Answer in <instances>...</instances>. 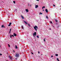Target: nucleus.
I'll return each mask as SVG.
<instances>
[{
	"label": "nucleus",
	"instance_id": "f257e3e1",
	"mask_svg": "<svg viewBox=\"0 0 61 61\" xmlns=\"http://www.w3.org/2000/svg\"><path fill=\"white\" fill-rule=\"evenodd\" d=\"M15 56L16 57L18 58L19 57V54L17 52H16L15 54Z\"/></svg>",
	"mask_w": 61,
	"mask_h": 61
},
{
	"label": "nucleus",
	"instance_id": "f03ea898",
	"mask_svg": "<svg viewBox=\"0 0 61 61\" xmlns=\"http://www.w3.org/2000/svg\"><path fill=\"white\" fill-rule=\"evenodd\" d=\"M34 28L35 29V30H36V31H37V29H38V27L37 26L35 25V26H34Z\"/></svg>",
	"mask_w": 61,
	"mask_h": 61
},
{
	"label": "nucleus",
	"instance_id": "7ed1b4c3",
	"mask_svg": "<svg viewBox=\"0 0 61 61\" xmlns=\"http://www.w3.org/2000/svg\"><path fill=\"white\" fill-rule=\"evenodd\" d=\"M36 32H35L33 34V35L34 36H36Z\"/></svg>",
	"mask_w": 61,
	"mask_h": 61
},
{
	"label": "nucleus",
	"instance_id": "20e7f679",
	"mask_svg": "<svg viewBox=\"0 0 61 61\" xmlns=\"http://www.w3.org/2000/svg\"><path fill=\"white\" fill-rule=\"evenodd\" d=\"M9 57L10 58V59L11 60V59H12V57L11 56H9Z\"/></svg>",
	"mask_w": 61,
	"mask_h": 61
},
{
	"label": "nucleus",
	"instance_id": "39448f33",
	"mask_svg": "<svg viewBox=\"0 0 61 61\" xmlns=\"http://www.w3.org/2000/svg\"><path fill=\"white\" fill-rule=\"evenodd\" d=\"M28 6H30L31 7L32 5H31V4H28Z\"/></svg>",
	"mask_w": 61,
	"mask_h": 61
},
{
	"label": "nucleus",
	"instance_id": "423d86ee",
	"mask_svg": "<svg viewBox=\"0 0 61 61\" xmlns=\"http://www.w3.org/2000/svg\"><path fill=\"white\" fill-rule=\"evenodd\" d=\"M38 7V5H35V8H37V7Z\"/></svg>",
	"mask_w": 61,
	"mask_h": 61
},
{
	"label": "nucleus",
	"instance_id": "0eeeda50",
	"mask_svg": "<svg viewBox=\"0 0 61 61\" xmlns=\"http://www.w3.org/2000/svg\"><path fill=\"white\" fill-rule=\"evenodd\" d=\"M11 24H12V23H10H10L9 25H8V26H10Z\"/></svg>",
	"mask_w": 61,
	"mask_h": 61
},
{
	"label": "nucleus",
	"instance_id": "6e6552de",
	"mask_svg": "<svg viewBox=\"0 0 61 61\" xmlns=\"http://www.w3.org/2000/svg\"><path fill=\"white\" fill-rule=\"evenodd\" d=\"M25 10L26 12H28V9H25Z\"/></svg>",
	"mask_w": 61,
	"mask_h": 61
},
{
	"label": "nucleus",
	"instance_id": "1a4fd4ad",
	"mask_svg": "<svg viewBox=\"0 0 61 61\" xmlns=\"http://www.w3.org/2000/svg\"><path fill=\"white\" fill-rule=\"evenodd\" d=\"M24 22L25 23V24L26 25H27V22L25 21H24Z\"/></svg>",
	"mask_w": 61,
	"mask_h": 61
},
{
	"label": "nucleus",
	"instance_id": "9d476101",
	"mask_svg": "<svg viewBox=\"0 0 61 61\" xmlns=\"http://www.w3.org/2000/svg\"><path fill=\"white\" fill-rule=\"evenodd\" d=\"M45 11L46 12V13H48V10L47 9H46L45 10Z\"/></svg>",
	"mask_w": 61,
	"mask_h": 61
},
{
	"label": "nucleus",
	"instance_id": "9b49d317",
	"mask_svg": "<svg viewBox=\"0 0 61 61\" xmlns=\"http://www.w3.org/2000/svg\"><path fill=\"white\" fill-rule=\"evenodd\" d=\"M21 17L22 18V19H24L25 18H24V17H23V16L22 15H21Z\"/></svg>",
	"mask_w": 61,
	"mask_h": 61
},
{
	"label": "nucleus",
	"instance_id": "f8f14e48",
	"mask_svg": "<svg viewBox=\"0 0 61 61\" xmlns=\"http://www.w3.org/2000/svg\"><path fill=\"white\" fill-rule=\"evenodd\" d=\"M14 35L15 36H16V34L15 33H14Z\"/></svg>",
	"mask_w": 61,
	"mask_h": 61
},
{
	"label": "nucleus",
	"instance_id": "ddd939ff",
	"mask_svg": "<svg viewBox=\"0 0 61 61\" xmlns=\"http://www.w3.org/2000/svg\"><path fill=\"white\" fill-rule=\"evenodd\" d=\"M1 27L5 28V27L4 26V25H2Z\"/></svg>",
	"mask_w": 61,
	"mask_h": 61
},
{
	"label": "nucleus",
	"instance_id": "4468645a",
	"mask_svg": "<svg viewBox=\"0 0 61 61\" xmlns=\"http://www.w3.org/2000/svg\"><path fill=\"white\" fill-rule=\"evenodd\" d=\"M15 49H17L18 48L17 47V46H16V45H15Z\"/></svg>",
	"mask_w": 61,
	"mask_h": 61
},
{
	"label": "nucleus",
	"instance_id": "2eb2a0df",
	"mask_svg": "<svg viewBox=\"0 0 61 61\" xmlns=\"http://www.w3.org/2000/svg\"><path fill=\"white\" fill-rule=\"evenodd\" d=\"M10 31L9 32V33L10 34V32H11V28L10 29Z\"/></svg>",
	"mask_w": 61,
	"mask_h": 61
},
{
	"label": "nucleus",
	"instance_id": "dca6fc26",
	"mask_svg": "<svg viewBox=\"0 0 61 61\" xmlns=\"http://www.w3.org/2000/svg\"><path fill=\"white\" fill-rule=\"evenodd\" d=\"M44 8H45V6H43V7H42V9H44Z\"/></svg>",
	"mask_w": 61,
	"mask_h": 61
},
{
	"label": "nucleus",
	"instance_id": "f3484780",
	"mask_svg": "<svg viewBox=\"0 0 61 61\" xmlns=\"http://www.w3.org/2000/svg\"><path fill=\"white\" fill-rule=\"evenodd\" d=\"M45 40H46V38H44V39L43 40L44 42H45V41H46Z\"/></svg>",
	"mask_w": 61,
	"mask_h": 61
},
{
	"label": "nucleus",
	"instance_id": "a211bd4d",
	"mask_svg": "<svg viewBox=\"0 0 61 61\" xmlns=\"http://www.w3.org/2000/svg\"><path fill=\"white\" fill-rule=\"evenodd\" d=\"M39 14L40 15H42V13H41V12H40L39 13Z\"/></svg>",
	"mask_w": 61,
	"mask_h": 61
},
{
	"label": "nucleus",
	"instance_id": "6ab92c4d",
	"mask_svg": "<svg viewBox=\"0 0 61 61\" xmlns=\"http://www.w3.org/2000/svg\"><path fill=\"white\" fill-rule=\"evenodd\" d=\"M10 38H12V35L11 34L10 35Z\"/></svg>",
	"mask_w": 61,
	"mask_h": 61
},
{
	"label": "nucleus",
	"instance_id": "aec40b11",
	"mask_svg": "<svg viewBox=\"0 0 61 61\" xmlns=\"http://www.w3.org/2000/svg\"><path fill=\"white\" fill-rule=\"evenodd\" d=\"M55 21H56V22H57L58 21L56 19H55Z\"/></svg>",
	"mask_w": 61,
	"mask_h": 61
},
{
	"label": "nucleus",
	"instance_id": "412c9836",
	"mask_svg": "<svg viewBox=\"0 0 61 61\" xmlns=\"http://www.w3.org/2000/svg\"><path fill=\"white\" fill-rule=\"evenodd\" d=\"M22 29H24V27H23V26L22 25Z\"/></svg>",
	"mask_w": 61,
	"mask_h": 61
},
{
	"label": "nucleus",
	"instance_id": "4be33fe9",
	"mask_svg": "<svg viewBox=\"0 0 61 61\" xmlns=\"http://www.w3.org/2000/svg\"><path fill=\"white\" fill-rule=\"evenodd\" d=\"M46 17L47 19H48V17H47V16H46Z\"/></svg>",
	"mask_w": 61,
	"mask_h": 61
},
{
	"label": "nucleus",
	"instance_id": "5701e85b",
	"mask_svg": "<svg viewBox=\"0 0 61 61\" xmlns=\"http://www.w3.org/2000/svg\"><path fill=\"white\" fill-rule=\"evenodd\" d=\"M8 45L9 47H10V45H9V44H8Z\"/></svg>",
	"mask_w": 61,
	"mask_h": 61
},
{
	"label": "nucleus",
	"instance_id": "b1692460",
	"mask_svg": "<svg viewBox=\"0 0 61 61\" xmlns=\"http://www.w3.org/2000/svg\"><path fill=\"white\" fill-rule=\"evenodd\" d=\"M13 2L14 4H15V1H13Z\"/></svg>",
	"mask_w": 61,
	"mask_h": 61
},
{
	"label": "nucleus",
	"instance_id": "393cba45",
	"mask_svg": "<svg viewBox=\"0 0 61 61\" xmlns=\"http://www.w3.org/2000/svg\"><path fill=\"white\" fill-rule=\"evenodd\" d=\"M28 25L29 26H30V24H28Z\"/></svg>",
	"mask_w": 61,
	"mask_h": 61
},
{
	"label": "nucleus",
	"instance_id": "a878e982",
	"mask_svg": "<svg viewBox=\"0 0 61 61\" xmlns=\"http://www.w3.org/2000/svg\"><path fill=\"white\" fill-rule=\"evenodd\" d=\"M58 54H56L55 55L56 56H58Z\"/></svg>",
	"mask_w": 61,
	"mask_h": 61
},
{
	"label": "nucleus",
	"instance_id": "bb28decb",
	"mask_svg": "<svg viewBox=\"0 0 61 61\" xmlns=\"http://www.w3.org/2000/svg\"><path fill=\"white\" fill-rule=\"evenodd\" d=\"M37 38H39V36H37Z\"/></svg>",
	"mask_w": 61,
	"mask_h": 61
},
{
	"label": "nucleus",
	"instance_id": "cd10ccee",
	"mask_svg": "<svg viewBox=\"0 0 61 61\" xmlns=\"http://www.w3.org/2000/svg\"><path fill=\"white\" fill-rule=\"evenodd\" d=\"M57 60L58 61L59 60V59H58V58H57Z\"/></svg>",
	"mask_w": 61,
	"mask_h": 61
},
{
	"label": "nucleus",
	"instance_id": "c85d7f7f",
	"mask_svg": "<svg viewBox=\"0 0 61 61\" xmlns=\"http://www.w3.org/2000/svg\"><path fill=\"white\" fill-rule=\"evenodd\" d=\"M50 23H51V24H52V21H50Z\"/></svg>",
	"mask_w": 61,
	"mask_h": 61
},
{
	"label": "nucleus",
	"instance_id": "c756f323",
	"mask_svg": "<svg viewBox=\"0 0 61 61\" xmlns=\"http://www.w3.org/2000/svg\"><path fill=\"white\" fill-rule=\"evenodd\" d=\"M53 5L54 6H56V5H55L54 4Z\"/></svg>",
	"mask_w": 61,
	"mask_h": 61
},
{
	"label": "nucleus",
	"instance_id": "7c9ffc66",
	"mask_svg": "<svg viewBox=\"0 0 61 61\" xmlns=\"http://www.w3.org/2000/svg\"><path fill=\"white\" fill-rule=\"evenodd\" d=\"M2 54L1 53L0 54V56H2Z\"/></svg>",
	"mask_w": 61,
	"mask_h": 61
},
{
	"label": "nucleus",
	"instance_id": "2f4dec72",
	"mask_svg": "<svg viewBox=\"0 0 61 61\" xmlns=\"http://www.w3.org/2000/svg\"><path fill=\"white\" fill-rule=\"evenodd\" d=\"M12 36H13V37H14V35H12Z\"/></svg>",
	"mask_w": 61,
	"mask_h": 61
},
{
	"label": "nucleus",
	"instance_id": "473e14b6",
	"mask_svg": "<svg viewBox=\"0 0 61 61\" xmlns=\"http://www.w3.org/2000/svg\"><path fill=\"white\" fill-rule=\"evenodd\" d=\"M38 54H40V52L39 51H38Z\"/></svg>",
	"mask_w": 61,
	"mask_h": 61
},
{
	"label": "nucleus",
	"instance_id": "72a5a7b5",
	"mask_svg": "<svg viewBox=\"0 0 61 61\" xmlns=\"http://www.w3.org/2000/svg\"><path fill=\"white\" fill-rule=\"evenodd\" d=\"M31 53L32 54V55H33V52H31Z\"/></svg>",
	"mask_w": 61,
	"mask_h": 61
},
{
	"label": "nucleus",
	"instance_id": "f704fd0d",
	"mask_svg": "<svg viewBox=\"0 0 61 61\" xmlns=\"http://www.w3.org/2000/svg\"><path fill=\"white\" fill-rule=\"evenodd\" d=\"M51 56V57H53V56Z\"/></svg>",
	"mask_w": 61,
	"mask_h": 61
},
{
	"label": "nucleus",
	"instance_id": "c9c22d12",
	"mask_svg": "<svg viewBox=\"0 0 61 61\" xmlns=\"http://www.w3.org/2000/svg\"><path fill=\"white\" fill-rule=\"evenodd\" d=\"M37 1H39V0H36Z\"/></svg>",
	"mask_w": 61,
	"mask_h": 61
},
{
	"label": "nucleus",
	"instance_id": "e433bc0d",
	"mask_svg": "<svg viewBox=\"0 0 61 61\" xmlns=\"http://www.w3.org/2000/svg\"><path fill=\"white\" fill-rule=\"evenodd\" d=\"M13 51L14 52H15V51L14 50H13Z\"/></svg>",
	"mask_w": 61,
	"mask_h": 61
},
{
	"label": "nucleus",
	"instance_id": "4c0bfd02",
	"mask_svg": "<svg viewBox=\"0 0 61 61\" xmlns=\"http://www.w3.org/2000/svg\"><path fill=\"white\" fill-rule=\"evenodd\" d=\"M52 26H53V27H54V26H53V25H52Z\"/></svg>",
	"mask_w": 61,
	"mask_h": 61
},
{
	"label": "nucleus",
	"instance_id": "58836bf2",
	"mask_svg": "<svg viewBox=\"0 0 61 61\" xmlns=\"http://www.w3.org/2000/svg\"><path fill=\"white\" fill-rule=\"evenodd\" d=\"M16 10H17L16 9H15V11H16Z\"/></svg>",
	"mask_w": 61,
	"mask_h": 61
},
{
	"label": "nucleus",
	"instance_id": "ea45409f",
	"mask_svg": "<svg viewBox=\"0 0 61 61\" xmlns=\"http://www.w3.org/2000/svg\"><path fill=\"white\" fill-rule=\"evenodd\" d=\"M15 59H16V60H17V58H15Z\"/></svg>",
	"mask_w": 61,
	"mask_h": 61
},
{
	"label": "nucleus",
	"instance_id": "a19ab883",
	"mask_svg": "<svg viewBox=\"0 0 61 61\" xmlns=\"http://www.w3.org/2000/svg\"><path fill=\"white\" fill-rule=\"evenodd\" d=\"M43 11H44V10H43Z\"/></svg>",
	"mask_w": 61,
	"mask_h": 61
},
{
	"label": "nucleus",
	"instance_id": "79ce46f5",
	"mask_svg": "<svg viewBox=\"0 0 61 61\" xmlns=\"http://www.w3.org/2000/svg\"><path fill=\"white\" fill-rule=\"evenodd\" d=\"M50 30H51V28H50Z\"/></svg>",
	"mask_w": 61,
	"mask_h": 61
},
{
	"label": "nucleus",
	"instance_id": "37998d69",
	"mask_svg": "<svg viewBox=\"0 0 61 61\" xmlns=\"http://www.w3.org/2000/svg\"><path fill=\"white\" fill-rule=\"evenodd\" d=\"M1 47V46H0V47Z\"/></svg>",
	"mask_w": 61,
	"mask_h": 61
}]
</instances>
